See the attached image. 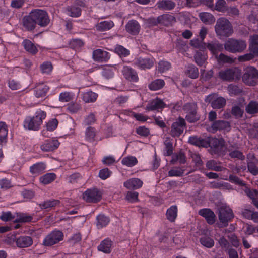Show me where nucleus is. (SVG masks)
Returning <instances> with one entry per match:
<instances>
[{
    "label": "nucleus",
    "instance_id": "nucleus-1",
    "mask_svg": "<svg viewBox=\"0 0 258 258\" xmlns=\"http://www.w3.org/2000/svg\"><path fill=\"white\" fill-rule=\"evenodd\" d=\"M189 143L198 147L207 148L210 147V153L212 155H221L225 145V140L223 138H212L209 139H202L197 136L190 137Z\"/></svg>",
    "mask_w": 258,
    "mask_h": 258
},
{
    "label": "nucleus",
    "instance_id": "nucleus-8",
    "mask_svg": "<svg viewBox=\"0 0 258 258\" xmlns=\"http://www.w3.org/2000/svg\"><path fill=\"white\" fill-rule=\"evenodd\" d=\"M31 13L36 24L41 27H45L49 24L50 20L46 11L41 10H35L32 11Z\"/></svg>",
    "mask_w": 258,
    "mask_h": 258
},
{
    "label": "nucleus",
    "instance_id": "nucleus-32",
    "mask_svg": "<svg viewBox=\"0 0 258 258\" xmlns=\"http://www.w3.org/2000/svg\"><path fill=\"white\" fill-rule=\"evenodd\" d=\"M177 216V207L176 206H172L166 212V216L168 220L171 222L175 221Z\"/></svg>",
    "mask_w": 258,
    "mask_h": 258
},
{
    "label": "nucleus",
    "instance_id": "nucleus-40",
    "mask_svg": "<svg viewBox=\"0 0 258 258\" xmlns=\"http://www.w3.org/2000/svg\"><path fill=\"white\" fill-rule=\"evenodd\" d=\"M25 49L28 52L32 53L35 54L37 52V49L34 44L29 40H25L23 42Z\"/></svg>",
    "mask_w": 258,
    "mask_h": 258
},
{
    "label": "nucleus",
    "instance_id": "nucleus-51",
    "mask_svg": "<svg viewBox=\"0 0 258 258\" xmlns=\"http://www.w3.org/2000/svg\"><path fill=\"white\" fill-rule=\"evenodd\" d=\"M248 135L252 138H258V123H255L252 125H250L248 129Z\"/></svg>",
    "mask_w": 258,
    "mask_h": 258
},
{
    "label": "nucleus",
    "instance_id": "nucleus-43",
    "mask_svg": "<svg viewBox=\"0 0 258 258\" xmlns=\"http://www.w3.org/2000/svg\"><path fill=\"white\" fill-rule=\"evenodd\" d=\"M257 163L258 161L256 160L247 163L248 170L253 175H258Z\"/></svg>",
    "mask_w": 258,
    "mask_h": 258
},
{
    "label": "nucleus",
    "instance_id": "nucleus-35",
    "mask_svg": "<svg viewBox=\"0 0 258 258\" xmlns=\"http://www.w3.org/2000/svg\"><path fill=\"white\" fill-rule=\"evenodd\" d=\"M246 112L249 114H255L258 113V103L251 101L245 107Z\"/></svg>",
    "mask_w": 258,
    "mask_h": 258
},
{
    "label": "nucleus",
    "instance_id": "nucleus-7",
    "mask_svg": "<svg viewBox=\"0 0 258 258\" xmlns=\"http://www.w3.org/2000/svg\"><path fill=\"white\" fill-rule=\"evenodd\" d=\"M218 216L220 222L222 223L224 226H226L228 222L234 217L232 209L228 206H222L218 208Z\"/></svg>",
    "mask_w": 258,
    "mask_h": 258
},
{
    "label": "nucleus",
    "instance_id": "nucleus-2",
    "mask_svg": "<svg viewBox=\"0 0 258 258\" xmlns=\"http://www.w3.org/2000/svg\"><path fill=\"white\" fill-rule=\"evenodd\" d=\"M215 31L217 36L220 39L229 37L234 32L231 23L224 17L217 19L215 26Z\"/></svg>",
    "mask_w": 258,
    "mask_h": 258
},
{
    "label": "nucleus",
    "instance_id": "nucleus-33",
    "mask_svg": "<svg viewBox=\"0 0 258 258\" xmlns=\"http://www.w3.org/2000/svg\"><path fill=\"white\" fill-rule=\"evenodd\" d=\"M45 169V166L43 163L34 164L30 167V170L32 174L38 175L42 173Z\"/></svg>",
    "mask_w": 258,
    "mask_h": 258
},
{
    "label": "nucleus",
    "instance_id": "nucleus-21",
    "mask_svg": "<svg viewBox=\"0 0 258 258\" xmlns=\"http://www.w3.org/2000/svg\"><path fill=\"white\" fill-rule=\"evenodd\" d=\"M33 240L30 236H21L17 239L16 244L21 248L28 247L32 244Z\"/></svg>",
    "mask_w": 258,
    "mask_h": 258
},
{
    "label": "nucleus",
    "instance_id": "nucleus-9",
    "mask_svg": "<svg viewBox=\"0 0 258 258\" xmlns=\"http://www.w3.org/2000/svg\"><path fill=\"white\" fill-rule=\"evenodd\" d=\"M63 234L59 230L53 231L44 238L43 244L46 246H50L62 240Z\"/></svg>",
    "mask_w": 258,
    "mask_h": 258
},
{
    "label": "nucleus",
    "instance_id": "nucleus-64",
    "mask_svg": "<svg viewBox=\"0 0 258 258\" xmlns=\"http://www.w3.org/2000/svg\"><path fill=\"white\" fill-rule=\"evenodd\" d=\"M42 72L44 73H49L52 69V66L51 63L46 62L41 66Z\"/></svg>",
    "mask_w": 258,
    "mask_h": 258
},
{
    "label": "nucleus",
    "instance_id": "nucleus-17",
    "mask_svg": "<svg viewBox=\"0 0 258 258\" xmlns=\"http://www.w3.org/2000/svg\"><path fill=\"white\" fill-rule=\"evenodd\" d=\"M126 31L131 35H138L140 30V25L139 23L134 20L129 21L125 25Z\"/></svg>",
    "mask_w": 258,
    "mask_h": 258
},
{
    "label": "nucleus",
    "instance_id": "nucleus-29",
    "mask_svg": "<svg viewBox=\"0 0 258 258\" xmlns=\"http://www.w3.org/2000/svg\"><path fill=\"white\" fill-rule=\"evenodd\" d=\"M249 48L253 54L258 55V35H254L250 37Z\"/></svg>",
    "mask_w": 258,
    "mask_h": 258
},
{
    "label": "nucleus",
    "instance_id": "nucleus-44",
    "mask_svg": "<svg viewBox=\"0 0 258 258\" xmlns=\"http://www.w3.org/2000/svg\"><path fill=\"white\" fill-rule=\"evenodd\" d=\"M206 166L208 169L216 171H221L223 168L222 166H218L217 162L213 160L208 161L206 164Z\"/></svg>",
    "mask_w": 258,
    "mask_h": 258
},
{
    "label": "nucleus",
    "instance_id": "nucleus-26",
    "mask_svg": "<svg viewBox=\"0 0 258 258\" xmlns=\"http://www.w3.org/2000/svg\"><path fill=\"white\" fill-rule=\"evenodd\" d=\"M112 242L109 239H106L101 242L100 244L98 246V249L105 253H109L111 252V247Z\"/></svg>",
    "mask_w": 258,
    "mask_h": 258
},
{
    "label": "nucleus",
    "instance_id": "nucleus-31",
    "mask_svg": "<svg viewBox=\"0 0 258 258\" xmlns=\"http://www.w3.org/2000/svg\"><path fill=\"white\" fill-rule=\"evenodd\" d=\"M97 97V94L89 91L83 94V100L86 103H92L96 100Z\"/></svg>",
    "mask_w": 258,
    "mask_h": 258
},
{
    "label": "nucleus",
    "instance_id": "nucleus-49",
    "mask_svg": "<svg viewBox=\"0 0 258 258\" xmlns=\"http://www.w3.org/2000/svg\"><path fill=\"white\" fill-rule=\"evenodd\" d=\"M121 162L123 165L132 167L135 165L137 163L138 161L135 157L129 156L123 158Z\"/></svg>",
    "mask_w": 258,
    "mask_h": 258
},
{
    "label": "nucleus",
    "instance_id": "nucleus-63",
    "mask_svg": "<svg viewBox=\"0 0 258 258\" xmlns=\"http://www.w3.org/2000/svg\"><path fill=\"white\" fill-rule=\"evenodd\" d=\"M227 14L232 17L238 16L239 15V11L236 7H230L227 9Z\"/></svg>",
    "mask_w": 258,
    "mask_h": 258
},
{
    "label": "nucleus",
    "instance_id": "nucleus-22",
    "mask_svg": "<svg viewBox=\"0 0 258 258\" xmlns=\"http://www.w3.org/2000/svg\"><path fill=\"white\" fill-rule=\"evenodd\" d=\"M49 89V87L43 84L37 85L34 89V94L36 97L43 98L44 97Z\"/></svg>",
    "mask_w": 258,
    "mask_h": 258
},
{
    "label": "nucleus",
    "instance_id": "nucleus-55",
    "mask_svg": "<svg viewBox=\"0 0 258 258\" xmlns=\"http://www.w3.org/2000/svg\"><path fill=\"white\" fill-rule=\"evenodd\" d=\"M59 201L58 200L47 201L42 204H40L39 205L41 208L47 209L48 208L55 207L59 204Z\"/></svg>",
    "mask_w": 258,
    "mask_h": 258
},
{
    "label": "nucleus",
    "instance_id": "nucleus-56",
    "mask_svg": "<svg viewBox=\"0 0 258 258\" xmlns=\"http://www.w3.org/2000/svg\"><path fill=\"white\" fill-rule=\"evenodd\" d=\"M243 110L239 106H235L232 108L231 114L236 118H241L243 116Z\"/></svg>",
    "mask_w": 258,
    "mask_h": 258
},
{
    "label": "nucleus",
    "instance_id": "nucleus-19",
    "mask_svg": "<svg viewBox=\"0 0 258 258\" xmlns=\"http://www.w3.org/2000/svg\"><path fill=\"white\" fill-rule=\"evenodd\" d=\"M165 104L161 99L157 98L153 100L147 105L146 110L149 111H153L158 110L159 109H162L165 106Z\"/></svg>",
    "mask_w": 258,
    "mask_h": 258
},
{
    "label": "nucleus",
    "instance_id": "nucleus-37",
    "mask_svg": "<svg viewBox=\"0 0 258 258\" xmlns=\"http://www.w3.org/2000/svg\"><path fill=\"white\" fill-rule=\"evenodd\" d=\"M176 162H178L180 164H184L186 162V156L184 153L180 152L172 156L171 162L175 164Z\"/></svg>",
    "mask_w": 258,
    "mask_h": 258
},
{
    "label": "nucleus",
    "instance_id": "nucleus-30",
    "mask_svg": "<svg viewBox=\"0 0 258 258\" xmlns=\"http://www.w3.org/2000/svg\"><path fill=\"white\" fill-rule=\"evenodd\" d=\"M199 17L201 21L206 24H211L215 22V18L213 16L207 12L201 13Z\"/></svg>",
    "mask_w": 258,
    "mask_h": 258
},
{
    "label": "nucleus",
    "instance_id": "nucleus-12",
    "mask_svg": "<svg viewBox=\"0 0 258 258\" xmlns=\"http://www.w3.org/2000/svg\"><path fill=\"white\" fill-rule=\"evenodd\" d=\"M83 198L88 203H96L100 200L101 194L96 188L88 189L83 195Z\"/></svg>",
    "mask_w": 258,
    "mask_h": 258
},
{
    "label": "nucleus",
    "instance_id": "nucleus-57",
    "mask_svg": "<svg viewBox=\"0 0 258 258\" xmlns=\"http://www.w3.org/2000/svg\"><path fill=\"white\" fill-rule=\"evenodd\" d=\"M216 9L219 12H225L227 10V4L224 0H219L216 6Z\"/></svg>",
    "mask_w": 258,
    "mask_h": 258
},
{
    "label": "nucleus",
    "instance_id": "nucleus-47",
    "mask_svg": "<svg viewBox=\"0 0 258 258\" xmlns=\"http://www.w3.org/2000/svg\"><path fill=\"white\" fill-rule=\"evenodd\" d=\"M216 58L219 63H232L234 62V60L232 58L223 53H220L217 56Z\"/></svg>",
    "mask_w": 258,
    "mask_h": 258
},
{
    "label": "nucleus",
    "instance_id": "nucleus-16",
    "mask_svg": "<svg viewBox=\"0 0 258 258\" xmlns=\"http://www.w3.org/2000/svg\"><path fill=\"white\" fill-rule=\"evenodd\" d=\"M23 27L28 31H32L36 27V21L33 17L31 12L28 15L25 16L22 19Z\"/></svg>",
    "mask_w": 258,
    "mask_h": 258
},
{
    "label": "nucleus",
    "instance_id": "nucleus-38",
    "mask_svg": "<svg viewBox=\"0 0 258 258\" xmlns=\"http://www.w3.org/2000/svg\"><path fill=\"white\" fill-rule=\"evenodd\" d=\"M8 135L7 125L5 122H0V144L6 142Z\"/></svg>",
    "mask_w": 258,
    "mask_h": 258
},
{
    "label": "nucleus",
    "instance_id": "nucleus-18",
    "mask_svg": "<svg viewBox=\"0 0 258 258\" xmlns=\"http://www.w3.org/2000/svg\"><path fill=\"white\" fill-rule=\"evenodd\" d=\"M199 214L204 217L207 223L209 224H213L216 220V215L210 209H203L199 211Z\"/></svg>",
    "mask_w": 258,
    "mask_h": 258
},
{
    "label": "nucleus",
    "instance_id": "nucleus-62",
    "mask_svg": "<svg viewBox=\"0 0 258 258\" xmlns=\"http://www.w3.org/2000/svg\"><path fill=\"white\" fill-rule=\"evenodd\" d=\"M58 123V120L55 118L49 121L47 124V130L53 131L57 126Z\"/></svg>",
    "mask_w": 258,
    "mask_h": 258
},
{
    "label": "nucleus",
    "instance_id": "nucleus-45",
    "mask_svg": "<svg viewBox=\"0 0 258 258\" xmlns=\"http://www.w3.org/2000/svg\"><path fill=\"white\" fill-rule=\"evenodd\" d=\"M201 243L207 248H211L214 245V241L213 239L209 237L204 236L200 238Z\"/></svg>",
    "mask_w": 258,
    "mask_h": 258
},
{
    "label": "nucleus",
    "instance_id": "nucleus-48",
    "mask_svg": "<svg viewBox=\"0 0 258 258\" xmlns=\"http://www.w3.org/2000/svg\"><path fill=\"white\" fill-rule=\"evenodd\" d=\"M171 68V64L166 61L161 60L158 64V71L161 73L168 71Z\"/></svg>",
    "mask_w": 258,
    "mask_h": 258
},
{
    "label": "nucleus",
    "instance_id": "nucleus-39",
    "mask_svg": "<svg viewBox=\"0 0 258 258\" xmlns=\"http://www.w3.org/2000/svg\"><path fill=\"white\" fill-rule=\"evenodd\" d=\"M164 85L165 82L163 80L157 79L149 84V88L151 90L156 91L162 88Z\"/></svg>",
    "mask_w": 258,
    "mask_h": 258
},
{
    "label": "nucleus",
    "instance_id": "nucleus-15",
    "mask_svg": "<svg viewBox=\"0 0 258 258\" xmlns=\"http://www.w3.org/2000/svg\"><path fill=\"white\" fill-rule=\"evenodd\" d=\"M205 46L206 48L215 56V57L218 55V52H222L224 48L223 45L218 41H213L210 43L205 44Z\"/></svg>",
    "mask_w": 258,
    "mask_h": 258
},
{
    "label": "nucleus",
    "instance_id": "nucleus-20",
    "mask_svg": "<svg viewBox=\"0 0 258 258\" xmlns=\"http://www.w3.org/2000/svg\"><path fill=\"white\" fill-rule=\"evenodd\" d=\"M59 145L57 140L47 141L41 146V149L45 152L52 151L58 148Z\"/></svg>",
    "mask_w": 258,
    "mask_h": 258
},
{
    "label": "nucleus",
    "instance_id": "nucleus-27",
    "mask_svg": "<svg viewBox=\"0 0 258 258\" xmlns=\"http://www.w3.org/2000/svg\"><path fill=\"white\" fill-rule=\"evenodd\" d=\"M108 53L101 49H97L93 51V58L97 61H102L107 58Z\"/></svg>",
    "mask_w": 258,
    "mask_h": 258
},
{
    "label": "nucleus",
    "instance_id": "nucleus-14",
    "mask_svg": "<svg viewBox=\"0 0 258 258\" xmlns=\"http://www.w3.org/2000/svg\"><path fill=\"white\" fill-rule=\"evenodd\" d=\"M211 127L214 132H216L218 130H224L229 132L231 129V125L229 121L218 120L214 121Z\"/></svg>",
    "mask_w": 258,
    "mask_h": 258
},
{
    "label": "nucleus",
    "instance_id": "nucleus-23",
    "mask_svg": "<svg viewBox=\"0 0 258 258\" xmlns=\"http://www.w3.org/2000/svg\"><path fill=\"white\" fill-rule=\"evenodd\" d=\"M157 7L159 9L162 10H171L173 9L176 4L171 1L162 0L157 3Z\"/></svg>",
    "mask_w": 258,
    "mask_h": 258
},
{
    "label": "nucleus",
    "instance_id": "nucleus-5",
    "mask_svg": "<svg viewBox=\"0 0 258 258\" xmlns=\"http://www.w3.org/2000/svg\"><path fill=\"white\" fill-rule=\"evenodd\" d=\"M198 107L196 103H187L183 106V110L186 113L185 118L190 123L195 122L200 119V116L197 114Z\"/></svg>",
    "mask_w": 258,
    "mask_h": 258
},
{
    "label": "nucleus",
    "instance_id": "nucleus-42",
    "mask_svg": "<svg viewBox=\"0 0 258 258\" xmlns=\"http://www.w3.org/2000/svg\"><path fill=\"white\" fill-rule=\"evenodd\" d=\"M113 26L114 24L112 21H103L97 24V29L98 30L104 31L110 29Z\"/></svg>",
    "mask_w": 258,
    "mask_h": 258
},
{
    "label": "nucleus",
    "instance_id": "nucleus-25",
    "mask_svg": "<svg viewBox=\"0 0 258 258\" xmlns=\"http://www.w3.org/2000/svg\"><path fill=\"white\" fill-rule=\"evenodd\" d=\"M123 73L125 78L127 80L136 82L138 79L136 72L130 68L124 67Z\"/></svg>",
    "mask_w": 258,
    "mask_h": 258
},
{
    "label": "nucleus",
    "instance_id": "nucleus-58",
    "mask_svg": "<svg viewBox=\"0 0 258 258\" xmlns=\"http://www.w3.org/2000/svg\"><path fill=\"white\" fill-rule=\"evenodd\" d=\"M95 135V132L94 128L92 127H89L86 132V139L90 142L94 141Z\"/></svg>",
    "mask_w": 258,
    "mask_h": 258
},
{
    "label": "nucleus",
    "instance_id": "nucleus-41",
    "mask_svg": "<svg viewBox=\"0 0 258 258\" xmlns=\"http://www.w3.org/2000/svg\"><path fill=\"white\" fill-rule=\"evenodd\" d=\"M229 156L231 158H237L239 160H243L245 159V156L242 152L238 150L228 149Z\"/></svg>",
    "mask_w": 258,
    "mask_h": 258
},
{
    "label": "nucleus",
    "instance_id": "nucleus-52",
    "mask_svg": "<svg viewBox=\"0 0 258 258\" xmlns=\"http://www.w3.org/2000/svg\"><path fill=\"white\" fill-rule=\"evenodd\" d=\"M69 15L73 17H77L81 15V10L79 7H70L67 8Z\"/></svg>",
    "mask_w": 258,
    "mask_h": 258
},
{
    "label": "nucleus",
    "instance_id": "nucleus-36",
    "mask_svg": "<svg viewBox=\"0 0 258 258\" xmlns=\"http://www.w3.org/2000/svg\"><path fill=\"white\" fill-rule=\"evenodd\" d=\"M185 74L190 78L196 79L199 76V71L194 65H189L187 67Z\"/></svg>",
    "mask_w": 258,
    "mask_h": 258
},
{
    "label": "nucleus",
    "instance_id": "nucleus-53",
    "mask_svg": "<svg viewBox=\"0 0 258 258\" xmlns=\"http://www.w3.org/2000/svg\"><path fill=\"white\" fill-rule=\"evenodd\" d=\"M194 58L196 63L200 66H202L206 60V56L200 52H197Z\"/></svg>",
    "mask_w": 258,
    "mask_h": 258
},
{
    "label": "nucleus",
    "instance_id": "nucleus-24",
    "mask_svg": "<svg viewBox=\"0 0 258 258\" xmlns=\"http://www.w3.org/2000/svg\"><path fill=\"white\" fill-rule=\"evenodd\" d=\"M142 184V181L138 178H132L124 183V186L128 189H138Z\"/></svg>",
    "mask_w": 258,
    "mask_h": 258
},
{
    "label": "nucleus",
    "instance_id": "nucleus-54",
    "mask_svg": "<svg viewBox=\"0 0 258 258\" xmlns=\"http://www.w3.org/2000/svg\"><path fill=\"white\" fill-rule=\"evenodd\" d=\"M228 90L230 94L234 95H238L242 91L241 88L233 84H230L228 86Z\"/></svg>",
    "mask_w": 258,
    "mask_h": 258
},
{
    "label": "nucleus",
    "instance_id": "nucleus-60",
    "mask_svg": "<svg viewBox=\"0 0 258 258\" xmlns=\"http://www.w3.org/2000/svg\"><path fill=\"white\" fill-rule=\"evenodd\" d=\"M115 51L119 55L125 56L129 54L128 50L121 45L117 46L115 49Z\"/></svg>",
    "mask_w": 258,
    "mask_h": 258
},
{
    "label": "nucleus",
    "instance_id": "nucleus-13",
    "mask_svg": "<svg viewBox=\"0 0 258 258\" xmlns=\"http://www.w3.org/2000/svg\"><path fill=\"white\" fill-rule=\"evenodd\" d=\"M185 125V120L181 117H179L171 126V135L172 136H179L183 133Z\"/></svg>",
    "mask_w": 258,
    "mask_h": 258
},
{
    "label": "nucleus",
    "instance_id": "nucleus-59",
    "mask_svg": "<svg viewBox=\"0 0 258 258\" xmlns=\"http://www.w3.org/2000/svg\"><path fill=\"white\" fill-rule=\"evenodd\" d=\"M229 180L233 183L238 185L241 186H245V183L239 178L237 176L234 175H230Z\"/></svg>",
    "mask_w": 258,
    "mask_h": 258
},
{
    "label": "nucleus",
    "instance_id": "nucleus-6",
    "mask_svg": "<svg viewBox=\"0 0 258 258\" xmlns=\"http://www.w3.org/2000/svg\"><path fill=\"white\" fill-rule=\"evenodd\" d=\"M241 76L239 69L234 68L221 71L219 72V77L224 81H232L238 80Z\"/></svg>",
    "mask_w": 258,
    "mask_h": 258
},
{
    "label": "nucleus",
    "instance_id": "nucleus-50",
    "mask_svg": "<svg viewBox=\"0 0 258 258\" xmlns=\"http://www.w3.org/2000/svg\"><path fill=\"white\" fill-rule=\"evenodd\" d=\"M97 225L99 228L106 226L109 222V219L103 215H100L97 217Z\"/></svg>",
    "mask_w": 258,
    "mask_h": 258
},
{
    "label": "nucleus",
    "instance_id": "nucleus-46",
    "mask_svg": "<svg viewBox=\"0 0 258 258\" xmlns=\"http://www.w3.org/2000/svg\"><path fill=\"white\" fill-rule=\"evenodd\" d=\"M56 175L54 173H47L40 178V181L44 184H47L55 180Z\"/></svg>",
    "mask_w": 258,
    "mask_h": 258
},
{
    "label": "nucleus",
    "instance_id": "nucleus-10",
    "mask_svg": "<svg viewBox=\"0 0 258 258\" xmlns=\"http://www.w3.org/2000/svg\"><path fill=\"white\" fill-rule=\"evenodd\" d=\"M206 103H210L213 108L219 109L223 108L226 103V99L222 97H217L216 94H210L205 100Z\"/></svg>",
    "mask_w": 258,
    "mask_h": 258
},
{
    "label": "nucleus",
    "instance_id": "nucleus-11",
    "mask_svg": "<svg viewBox=\"0 0 258 258\" xmlns=\"http://www.w3.org/2000/svg\"><path fill=\"white\" fill-rule=\"evenodd\" d=\"M46 117V113L42 111L36 112L35 116L27 122L28 127L30 130H37L42 123V120Z\"/></svg>",
    "mask_w": 258,
    "mask_h": 258
},
{
    "label": "nucleus",
    "instance_id": "nucleus-3",
    "mask_svg": "<svg viewBox=\"0 0 258 258\" xmlns=\"http://www.w3.org/2000/svg\"><path fill=\"white\" fill-rule=\"evenodd\" d=\"M224 49L231 53H240L246 48V42L233 38H228L224 44Z\"/></svg>",
    "mask_w": 258,
    "mask_h": 258
},
{
    "label": "nucleus",
    "instance_id": "nucleus-34",
    "mask_svg": "<svg viewBox=\"0 0 258 258\" xmlns=\"http://www.w3.org/2000/svg\"><path fill=\"white\" fill-rule=\"evenodd\" d=\"M158 20L160 23L168 25L170 23L175 21V18L170 14H164L158 17Z\"/></svg>",
    "mask_w": 258,
    "mask_h": 258
},
{
    "label": "nucleus",
    "instance_id": "nucleus-61",
    "mask_svg": "<svg viewBox=\"0 0 258 258\" xmlns=\"http://www.w3.org/2000/svg\"><path fill=\"white\" fill-rule=\"evenodd\" d=\"M164 144L165 145L166 151L165 154L166 156H170L173 153L172 143L171 142L166 140Z\"/></svg>",
    "mask_w": 258,
    "mask_h": 258
},
{
    "label": "nucleus",
    "instance_id": "nucleus-4",
    "mask_svg": "<svg viewBox=\"0 0 258 258\" xmlns=\"http://www.w3.org/2000/svg\"><path fill=\"white\" fill-rule=\"evenodd\" d=\"M258 79V70L253 67H248L242 76L243 82L249 86H255Z\"/></svg>",
    "mask_w": 258,
    "mask_h": 258
},
{
    "label": "nucleus",
    "instance_id": "nucleus-28",
    "mask_svg": "<svg viewBox=\"0 0 258 258\" xmlns=\"http://www.w3.org/2000/svg\"><path fill=\"white\" fill-rule=\"evenodd\" d=\"M136 64L142 69H150L153 66L154 61L149 58H140L137 61Z\"/></svg>",
    "mask_w": 258,
    "mask_h": 258
}]
</instances>
